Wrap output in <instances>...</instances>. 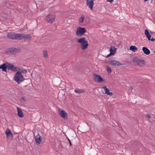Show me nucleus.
I'll return each mask as SVG.
<instances>
[{
    "label": "nucleus",
    "mask_w": 155,
    "mask_h": 155,
    "mask_svg": "<svg viewBox=\"0 0 155 155\" xmlns=\"http://www.w3.org/2000/svg\"><path fill=\"white\" fill-rule=\"evenodd\" d=\"M8 37L10 38L16 40H20L26 38L28 40H30L31 38V37L30 35H27L23 34L15 33L13 32L8 33Z\"/></svg>",
    "instance_id": "obj_1"
},
{
    "label": "nucleus",
    "mask_w": 155,
    "mask_h": 155,
    "mask_svg": "<svg viewBox=\"0 0 155 155\" xmlns=\"http://www.w3.org/2000/svg\"><path fill=\"white\" fill-rule=\"evenodd\" d=\"M78 43L81 44V47L82 49L85 50L87 48L89 45L88 41L86 40L85 38H82L77 40Z\"/></svg>",
    "instance_id": "obj_2"
},
{
    "label": "nucleus",
    "mask_w": 155,
    "mask_h": 155,
    "mask_svg": "<svg viewBox=\"0 0 155 155\" xmlns=\"http://www.w3.org/2000/svg\"><path fill=\"white\" fill-rule=\"evenodd\" d=\"M13 80L19 84L24 81V78L21 72L18 71L15 73L14 77Z\"/></svg>",
    "instance_id": "obj_3"
},
{
    "label": "nucleus",
    "mask_w": 155,
    "mask_h": 155,
    "mask_svg": "<svg viewBox=\"0 0 155 155\" xmlns=\"http://www.w3.org/2000/svg\"><path fill=\"white\" fill-rule=\"evenodd\" d=\"M5 72H7V69L8 70H11L15 72L17 71V67L15 66L12 64L10 63L9 62L6 61L5 63Z\"/></svg>",
    "instance_id": "obj_4"
},
{
    "label": "nucleus",
    "mask_w": 155,
    "mask_h": 155,
    "mask_svg": "<svg viewBox=\"0 0 155 155\" xmlns=\"http://www.w3.org/2000/svg\"><path fill=\"white\" fill-rule=\"evenodd\" d=\"M56 15L54 14H49L45 18V20L48 22L52 23L54 21Z\"/></svg>",
    "instance_id": "obj_5"
},
{
    "label": "nucleus",
    "mask_w": 155,
    "mask_h": 155,
    "mask_svg": "<svg viewBox=\"0 0 155 155\" xmlns=\"http://www.w3.org/2000/svg\"><path fill=\"white\" fill-rule=\"evenodd\" d=\"M86 32V29L84 28L78 27L77 29L76 34L78 36H82Z\"/></svg>",
    "instance_id": "obj_6"
},
{
    "label": "nucleus",
    "mask_w": 155,
    "mask_h": 155,
    "mask_svg": "<svg viewBox=\"0 0 155 155\" xmlns=\"http://www.w3.org/2000/svg\"><path fill=\"white\" fill-rule=\"evenodd\" d=\"M93 78L95 82L98 83H101L104 81V79L100 75L94 73L93 74Z\"/></svg>",
    "instance_id": "obj_7"
},
{
    "label": "nucleus",
    "mask_w": 155,
    "mask_h": 155,
    "mask_svg": "<svg viewBox=\"0 0 155 155\" xmlns=\"http://www.w3.org/2000/svg\"><path fill=\"white\" fill-rule=\"evenodd\" d=\"M108 62L109 64L114 66H119L122 65L120 62L115 60L108 61Z\"/></svg>",
    "instance_id": "obj_8"
},
{
    "label": "nucleus",
    "mask_w": 155,
    "mask_h": 155,
    "mask_svg": "<svg viewBox=\"0 0 155 155\" xmlns=\"http://www.w3.org/2000/svg\"><path fill=\"white\" fill-rule=\"evenodd\" d=\"M42 140L41 137L39 135V134L35 137V140L37 145H39L41 142Z\"/></svg>",
    "instance_id": "obj_9"
},
{
    "label": "nucleus",
    "mask_w": 155,
    "mask_h": 155,
    "mask_svg": "<svg viewBox=\"0 0 155 155\" xmlns=\"http://www.w3.org/2000/svg\"><path fill=\"white\" fill-rule=\"evenodd\" d=\"M59 113L61 117L62 118H65L67 117L68 114L64 110H59Z\"/></svg>",
    "instance_id": "obj_10"
},
{
    "label": "nucleus",
    "mask_w": 155,
    "mask_h": 155,
    "mask_svg": "<svg viewBox=\"0 0 155 155\" xmlns=\"http://www.w3.org/2000/svg\"><path fill=\"white\" fill-rule=\"evenodd\" d=\"M93 0H87V5L91 10H93Z\"/></svg>",
    "instance_id": "obj_11"
},
{
    "label": "nucleus",
    "mask_w": 155,
    "mask_h": 155,
    "mask_svg": "<svg viewBox=\"0 0 155 155\" xmlns=\"http://www.w3.org/2000/svg\"><path fill=\"white\" fill-rule=\"evenodd\" d=\"M102 88L104 89L105 92L104 94H107L108 95L112 96L113 95V93L110 92L109 89L106 86H104Z\"/></svg>",
    "instance_id": "obj_12"
},
{
    "label": "nucleus",
    "mask_w": 155,
    "mask_h": 155,
    "mask_svg": "<svg viewBox=\"0 0 155 155\" xmlns=\"http://www.w3.org/2000/svg\"><path fill=\"white\" fill-rule=\"evenodd\" d=\"M5 134H6L7 137L8 138L12 139L13 138V135L11 130L7 129L5 131Z\"/></svg>",
    "instance_id": "obj_13"
},
{
    "label": "nucleus",
    "mask_w": 155,
    "mask_h": 155,
    "mask_svg": "<svg viewBox=\"0 0 155 155\" xmlns=\"http://www.w3.org/2000/svg\"><path fill=\"white\" fill-rule=\"evenodd\" d=\"M117 48H115L114 46H111L109 51H110V53L112 55H114L116 52Z\"/></svg>",
    "instance_id": "obj_14"
},
{
    "label": "nucleus",
    "mask_w": 155,
    "mask_h": 155,
    "mask_svg": "<svg viewBox=\"0 0 155 155\" xmlns=\"http://www.w3.org/2000/svg\"><path fill=\"white\" fill-rule=\"evenodd\" d=\"M17 108L18 112V116L21 118L23 117V113L21 109L18 107H17Z\"/></svg>",
    "instance_id": "obj_15"
},
{
    "label": "nucleus",
    "mask_w": 155,
    "mask_h": 155,
    "mask_svg": "<svg viewBox=\"0 0 155 155\" xmlns=\"http://www.w3.org/2000/svg\"><path fill=\"white\" fill-rule=\"evenodd\" d=\"M142 50L143 53L147 55L149 54L150 53V50L145 47H143L142 48Z\"/></svg>",
    "instance_id": "obj_16"
},
{
    "label": "nucleus",
    "mask_w": 155,
    "mask_h": 155,
    "mask_svg": "<svg viewBox=\"0 0 155 155\" xmlns=\"http://www.w3.org/2000/svg\"><path fill=\"white\" fill-rule=\"evenodd\" d=\"M145 34L148 38L149 41H150V38H151V35L149 34V33L147 29H146L145 31Z\"/></svg>",
    "instance_id": "obj_17"
},
{
    "label": "nucleus",
    "mask_w": 155,
    "mask_h": 155,
    "mask_svg": "<svg viewBox=\"0 0 155 155\" xmlns=\"http://www.w3.org/2000/svg\"><path fill=\"white\" fill-rule=\"evenodd\" d=\"M12 50L13 48H10L6 49L5 51V52L8 54H13Z\"/></svg>",
    "instance_id": "obj_18"
},
{
    "label": "nucleus",
    "mask_w": 155,
    "mask_h": 155,
    "mask_svg": "<svg viewBox=\"0 0 155 155\" xmlns=\"http://www.w3.org/2000/svg\"><path fill=\"white\" fill-rule=\"evenodd\" d=\"M130 50L133 52H136L137 50V48L134 45H131L130 47Z\"/></svg>",
    "instance_id": "obj_19"
},
{
    "label": "nucleus",
    "mask_w": 155,
    "mask_h": 155,
    "mask_svg": "<svg viewBox=\"0 0 155 155\" xmlns=\"http://www.w3.org/2000/svg\"><path fill=\"white\" fill-rule=\"evenodd\" d=\"M20 49L17 48H13V54H17L20 51Z\"/></svg>",
    "instance_id": "obj_20"
},
{
    "label": "nucleus",
    "mask_w": 155,
    "mask_h": 155,
    "mask_svg": "<svg viewBox=\"0 0 155 155\" xmlns=\"http://www.w3.org/2000/svg\"><path fill=\"white\" fill-rule=\"evenodd\" d=\"M5 63L0 65V69L1 68L2 70V71H3L5 72Z\"/></svg>",
    "instance_id": "obj_21"
},
{
    "label": "nucleus",
    "mask_w": 155,
    "mask_h": 155,
    "mask_svg": "<svg viewBox=\"0 0 155 155\" xmlns=\"http://www.w3.org/2000/svg\"><path fill=\"white\" fill-rule=\"evenodd\" d=\"M145 61L144 60H139V62H138V64L141 66H142L144 64Z\"/></svg>",
    "instance_id": "obj_22"
},
{
    "label": "nucleus",
    "mask_w": 155,
    "mask_h": 155,
    "mask_svg": "<svg viewBox=\"0 0 155 155\" xmlns=\"http://www.w3.org/2000/svg\"><path fill=\"white\" fill-rule=\"evenodd\" d=\"M74 91L76 93H78L80 94L81 93H83L84 92V90L83 89L80 90L79 91L77 90H75Z\"/></svg>",
    "instance_id": "obj_23"
},
{
    "label": "nucleus",
    "mask_w": 155,
    "mask_h": 155,
    "mask_svg": "<svg viewBox=\"0 0 155 155\" xmlns=\"http://www.w3.org/2000/svg\"><path fill=\"white\" fill-rule=\"evenodd\" d=\"M18 70H19L21 72V73H26L27 72V70L24 69H18Z\"/></svg>",
    "instance_id": "obj_24"
},
{
    "label": "nucleus",
    "mask_w": 155,
    "mask_h": 155,
    "mask_svg": "<svg viewBox=\"0 0 155 155\" xmlns=\"http://www.w3.org/2000/svg\"><path fill=\"white\" fill-rule=\"evenodd\" d=\"M44 57L47 58L48 57V54L47 53V51H43Z\"/></svg>",
    "instance_id": "obj_25"
},
{
    "label": "nucleus",
    "mask_w": 155,
    "mask_h": 155,
    "mask_svg": "<svg viewBox=\"0 0 155 155\" xmlns=\"http://www.w3.org/2000/svg\"><path fill=\"white\" fill-rule=\"evenodd\" d=\"M107 71L108 73H111L112 72V69L111 68L109 67H107Z\"/></svg>",
    "instance_id": "obj_26"
},
{
    "label": "nucleus",
    "mask_w": 155,
    "mask_h": 155,
    "mask_svg": "<svg viewBox=\"0 0 155 155\" xmlns=\"http://www.w3.org/2000/svg\"><path fill=\"white\" fill-rule=\"evenodd\" d=\"M84 19V17L83 15H82L79 19L80 22L82 23L83 22Z\"/></svg>",
    "instance_id": "obj_27"
},
{
    "label": "nucleus",
    "mask_w": 155,
    "mask_h": 155,
    "mask_svg": "<svg viewBox=\"0 0 155 155\" xmlns=\"http://www.w3.org/2000/svg\"><path fill=\"white\" fill-rule=\"evenodd\" d=\"M139 60L140 59H138L137 58H135L132 60V61L133 62H136L138 63L139 62Z\"/></svg>",
    "instance_id": "obj_28"
},
{
    "label": "nucleus",
    "mask_w": 155,
    "mask_h": 155,
    "mask_svg": "<svg viewBox=\"0 0 155 155\" xmlns=\"http://www.w3.org/2000/svg\"><path fill=\"white\" fill-rule=\"evenodd\" d=\"M146 116L147 117V118L149 119H150L151 118V116L149 114H147V115H146Z\"/></svg>",
    "instance_id": "obj_29"
},
{
    "label": "nucleus",
    "mask_w": 155,
    "mask_h": 155,
    "mask_svg": "<svg viewBox=\"0 0 155 155\" xmlns=\"http://www.w3.org/2000/svg\"><path fill=\"white\" fill-rule=\"evenodd\" d=\"M111 55H112L110 53L109 54H108V55H107L106 57V58H108L109 57H110V56H111Z\"/></svg>",
    "instance_id": "obj_30"
},
{
    "label": "nucleus",
    "mask_w": 155,
    "mask_h": 155,
    "mask_svg": "<svg viewBox=\"0 0 155 155\" xmlns=\"http://www.w3.org/2000/svg\"><path fill=\"white\" fill-rule=\"evenodd\" d=\"M151 40L152 41H155V38H152L151 39L150 38V41Z\"/></svg>",
    "instance_id": "obj_31"
},
{
    "label": "nucleus",
    "mask_w": 155,
    "mask_h": 155,
    "mask_svg": "<svg viewBox=\"0 0 155 155\" xmlns=\"http://www.w3.org/2000/svg\"><path fill=\"white\" fill-rule=\"evenodd\" d=\"M68 140L69 141V143H70V145L71 146L72 145V143L71 141V140L68 138Z\"/></svg>",
    "instance_id": "obj_32"
},
{
    "label": "nucleus",
    "mask_w": 155,
    "mask_h": 155,
    "mask_svg": "<svg viewBox=\"0 0 155 155\" xmlns=\"http://www.w3.org/2000/svg\"><path fill=\"white\" fill-rule=\"evenodd\" d=\"M21 100L23 101H26L25 98L24 97H23L21 98Z\"/></svg>",
    "instance_id": "obj_33"
},
{
    "label": "nucleus",
    "mask_w": 155,
    "mask_h": 155,
    "mask_svg": "<svg viewBox=\"0 0 155 155\" xmlns=\"http://www.w3.org/2000/svg\"><path fill=\"white\" fill-rule=\"evenodd\" d=\"M107 0V1H108V2H112L114 1V0Z\"/></svg>",
    "instance_id": "obj_34"
},
{
    "label": "nucleus",
    "mask_w": 155,
    "mask_h": 155,
    "mask_svg": "<svg viewBox=\"0 0 155 155\" xmlns=\"http://www.w3.org/2000/svg\"><path fill=\"white\" fill-rule=\"evenodd\" d=\"M130 88L131 90H133V88H132V86H130Z\"/></svg>",
    "instance_id": "obj_35"
},
{
    "label": "nucleus",
    "mask_w": 155,
    "mask_h": 155,
    "mask_svg": "<svg viewBox=\"0 0 155 155\" xmlns=\"http://www.w3.org/2000/svg\"><path fill=\"white\" fill-rule=\"evenodd\" d=\"M150 33L151 34H152V33H152V31H150Z\"/></svg>",
    "instance_id": "obj_36"
},
{
    "label": "nucleus",
    "mask_w": 155,
    "mask_h": 155,
    "mask_svg": "<svg viewBox=\"0 0 155 155\" xmlns=\"http://www.w3.org/2000/svg\"><path fill=\"white\" fill-rule=\"evenodd\" d=\"M144 2H146L148 0H144Z\"/></svg>",
    "instance_id": "obj_37"
},
{
    "label": "nucleus",
    "mask_w": 155,
    "mask_h": 155,
    "mask_svg": "<svg viewBox=\"0 0 155 155\" xmlns=\"http://www.w3.org/2000/svg\"><path fill=\"white\" fill-rule=\"evenodd\" d=\"M27 87V85H26L25 86V87Z\"/></svg>",
    "instance_id": "obj_38"
},
{
    "label": "nucleus",
    "mask_w": 155,
    "mask_h": 155,
    "mask_svg": "<svg viewBox=\"0 0 155 155\" xmlns=\"http://www.w3.org/2000/svg\"><path fill=\"white\" fill-rule=\"evenodd\" d=\"M153 52H154V53H155V51H153Z\"/></svg>",
    "instance_id": "obj_39"
}]
</instances>
